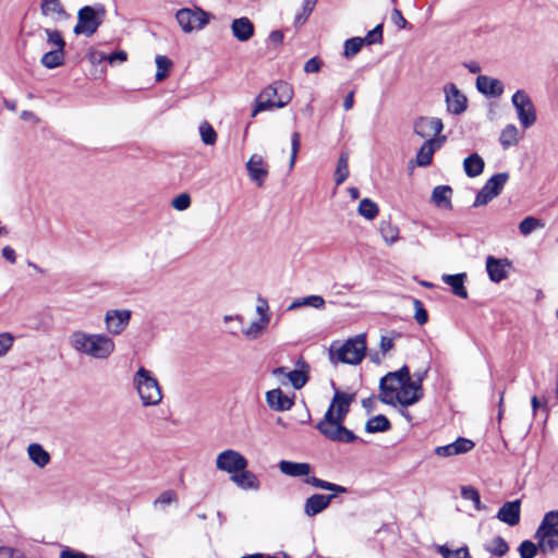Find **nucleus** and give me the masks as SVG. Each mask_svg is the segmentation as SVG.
<instances>
[{
    "instance_id": "1",
    "label": "nucleus",
    "mask_w": 558,
    "mask_h": 558,
    "mask_svg": "<svg viewBox=\"0 0 558 558\" xmlns=\"http://www.w3.org/2000/svg\"><path fill=\"white\" fill-rule=\"evenodd\" d=\"M423 398L421 379L412 380L407 366L398 372L389 373L380 380L379 399L389 405L407 408Z\"/></svg>"
},
{
    "instance_id": "2",
    "label": "nucleus",
    "mask_w": 558,
    "mask_h": 558,
    "mask_svg": "<svg viewBox=\"0 0 558 558\" xmlns=\"http://www.w3.org/2000/svg\"><path fill=\"white\" fill-rule=\"evenodd\" d=\"M353 396L336 392L325 416L316 425V428L328 440L337 442H352L356 439L353 432L343 426V421L349 412Z\"/></svg>"
},
{
    "instance_id": "3",
    "label": "nucleus",
    "mask_w": 558,
    "mask_h": 558,
    "mask_svg": "<svg viewBox=\"0 0 558 558\" xmlns=\"http://www.w3.org/2000/svg\"><path fill=\"white\" fill-rule=\"evenodd\" d=\"M71 348L90 359L106 361L116 351V342L108 333H89L76 330L69 337Z\"/></svg>"
},
{
    "instance_id": "4",
    "label": "nucleus",
    "mask_w": 558,
    "mask_h": 558,
    "mask_svg": "<svg viewBox=\"0 0 558 558\" xmlns=\"http://www.w3.org/2000/svg\"><path fill=\"white\" fill-rule=\"evenodd\" d=\"M132 386L142 405L157 407L161 403L163 398L162 389L157 377L150 369L140 366L132 376Z\"/></svg>"
},
{
    "instance_id": "5",
    "label": "nucleus",
    "mask_w": 558,
    "mask_h": 558,
    "mask_svg": "<svg viewBox=\"0 0 558 558\" xmlns=\"http://www.w3.org/2000/svg\"><path fill=\"white\" fill-rule=\"evenodd\" d=\"M366 353V336L360 333L345 341H333L329 348L331 363L360 364Z\"/></svg>"
},
{
    "instance_id": "6",
    "label": "nucleus",
    "mask_w": 558,
    "mask_h": 558,
    "mask_svg": "<svg viewBox=\"0 0 558 558\" xmlns=\"http://www.w3.org/2000/svg\"><path fill=\"white\" fill-rule=\"evenodd\" d=\"M304 482L308 485L316 487V488L329 490V492L333 493L331 495L314 494L311 497H308L304 504V513L307 517H314V515L323 512L325 509L328 508L331 500L338 494L347 493V488L344 486H341V485H338L335 483H330V482L317 478L315 476L306 477Z\"/></svg>"
},
{
    "instance_id": "7",
    "label": "nucleus",
    "mask_w": 558,
    "mask_h": 558,
    "mask_svg": "<svg viewBox=\"0 0 558 558\" xmlns=\"http://www.w3.org/2000/svg\"><path fill=\"white\" fill-rule=\"evenodd\" d=\"M292 99V89L287 83H279L276 86L264 88L257 96L252 117L274 107L283 108Z\"/></svg>"
},
{
    "instance_id": "8",
    "label": "nucleus",
    "mask_w": 558,
    "mask_h": 558,
    "mask_svg": "<svg viewBox=\"0 0 558 558\" xmlns=\"http://www.w3.org/2000/svg\"><path fill=\"white\" fill-rule=\"evenodd\" d=\"M255 312L257 317L241 329V335L248 341L260 339L268 330L271 312L266 299L260 295L256 299Z\"/></svg>"
},
{
    "instance_id": "9",
    "label": "nucleus",
    "mask_w": 558,
    "mask_h": 558,
    "mask_svg": "<svg viewBox=\"0 0 558 558\" xmlns=\"http://www.w3.org/2000/svg\"><path fill=\"white\" fill-rule=\"evenodd\" d=\"M535 538L544 554L558 548V510H551L544 514L535 532Z\"/></svg>"
},
{
    "instance_id": "10",
    "label": "nucleus",
    "mask_w": 558,
    "mask_h": 558,
    "mask_svg": "<svg viewBox=\"0 0 558 558\" xmlns=\"http://www.w3.org/2000/svg\"><path fill=\"white\" fill-rule=\"evenodd\" d=\"M105 14L106 10L102 4L83 7L78 10L77 23L73 29L74 33L76 35L84 34L87 37L94 35L101 24Z\"/></svg>"
},
{
    "instance_id": "11",
    "label": "nucleus",
    "mask_w": 558,
    "mask_h": 558,
    "mask_svg": "<svg viewBox=\"0 0 558 558\" xmlns=\"http://www.w3.org/2000/svg\"><path fill=\"white\" fill-rule=\"evenodd\" d=\"M175 20L184 33L203 29L210 20V14L201 8H183L175 13Z\"/></svg>"
},
{
    "instance_id": "12",
    "label": "nucleus",
    "mask_w": 558,
    "mask_h": 558,
    "mask_svg": "<svg viewBox=\"0 0 558 558\" xmlns=\"http://www.w3.org/2000/svg\"><path fill=\"white\" fill-rule=\"evenodd\" d=\"M518 119L524 129H529L536 121V111L530 96L523 90H517L511 98Z\"/></svg>"
},
{
    "instance_id": "13",
    "label": "nucleus",
    "mask_w": 558,
    "mask_h": 558,
    "mask_svg": "<svg viewBox=\"0 0 558 558\" xmlns=\"http://www.w3.org/2000/svg\"><path fill=\"white\" fill-rule=\"evenodd\" d=\"M248 465L247 459L234 449H226L216 457V468L218 471L233 476L239 471H244Z\"/></svg>"
},
{
    "instance_id": "14",
    "label": "nucleus",
    "mask_w": 558,
    "mask_h": 558,
    "mask_svg": "<svg viewBox=\"0 0 558 558\" xmlns=\"http://www.w3.org/2000/svg\"><path fill=\"white\" fill-rule=\"evenodd\" d=\"M509 174L507 172H500L489 178L484 186L480 190L476 195L474 206H483L489 203L493 198L498 196L507 183Z\"/></svg>"
},
{
    "instance_id": "15",
    "label": "nucleus",
    "mask_w": 558,
    "mask_h": 558,
    "mask_svg": "<svg viewBox=\"0 0 558 558\" xmlns=\"http://www.w3.org/2000/svg\"><path fill=\"white\" fill-rule=\"evenodd\" d=\"M130 310H109L105 314V325L108 335H121L129 326L131 320Z\"/></svg>"
},
{
    "instance_id": "16",
    "label": "nucleus",
    "mask_w": 558,
    "mask_h": 558,
    "mask_svg": "<svg viewBox=\"0 0 558 558\" xmlns=\"http://www.w3.org/2000/svg\"><path fill=\"white\" fill-rule=\"evenodd\" d=\"M444 130L442 121L435 117H421L414 121L413 131L422 138H436Z\"/></svg>"
},
{
    "instance_id": "17",
    "label": "nucleus",
    "mask_w": 558,
    "mask_h": 558,
    "mask_svg": "<svg viewBox=\"0 0 558 558\" xmlns=\"http://www.w3.org/2000/svg\"><path fill=\"white\" fill-rule=\"evenodd\" d=\"M40 12L54 24H61L70 20L61 0H40Z\"/></svg>"
},
{
    "instance_id": "18",
    "label": "nucleus",
    "mask_w": 558,
    "mask_h": 558,
    "mask_svg": "<svg viewBox=\"0 0 558 558\" xmlns=\"http://www.w3.org/2000/svg\"><path fill=\"white\" fill-rule=\"evenodd\" d=\"M446 105L448 112L452 114H461L466 109V97L450 83L444 87Z\"/></svg>"
},
{
    "instance_id": "19",
    "label": "nucleus",
    "mask_w": 558,
    "mask_h": 558,
    "mask_svg": "<svg viewBox=\"0 0 558 558\" xmlns=\"http://www.w3.org/2000/svg\"><path fill=\"white\" fill-rule=\"evenodd\" d=\"M446 136L426 140L416 153L415 161L418 167H427L433 161V156L446 142Z\"/></svg>"
},
{
    "instance_id": "20",
    "label": "nucleus",
    "mask_w": 558,
    "mask_h": 558,
    "mask_svg": "<svg viewBox=\"0 0 558 558\" xmlns=\"http://www.w3.org/2000/svg\"><path fill=\"white\" fill-rule=\"evenodd\" d=\"M250 179L262 186L268 177L269 167L260 155L254 154L246 162Z\"/></svg>"
},
{
    "instance_id": "21",
    "label": "nucleus",
    "mask_w": 558,
    "mask_h": 558,
    "mask_svg": "<svg viewBox=\"0 0 558 558\" xmlns=\"http://www.w3.org/2000/svg\"><path fill=\"white\" fill-rule=\"evenodd\" d=\"M310 365L303 357L298 359L295 369L287 373L286 381L291 384L294 389L303 388L308 381Z\"/></svg>"
},
{
    "instance_id": "22",
    "label": "nucleus",
    "mask_w": 558,
    "mask_h": 558,
    "mask_svg": "<svg viewBox=\"0 0 558 558\" xmlns=\"http://www.w3.org/2000/svg\"><path fill=\"white\" fill-rule=\"evenodd\" d=\"M266 402L271 410L278 412L288 411L294 404L293 398L283 393L279 388L266 392Z\"/></svg>"
},
{
    "instance_id": "23",
    "label": "nucleus",
    "mask_w": 558,
    "mask_h": 558,
    "mask_svg": "<svg viewBox=\"0 0 558 558\" xmlns=\"http://www.w3.org/2000/svg\"><path fill=\"white\" fill-rule=\"evenodd\" d=\"M511 263L504 258H495L494 256H488L486 259V270L489 276V279H506L510 274Z\"/></svg>"
},
{
    "instance_id": "24",
    "label": "nucleus",
    "mask_w": 558,
    "mask_h": 558,
    "mask_svg": "<svg viewBox=\"0 0 558 558\" xmlns=\"http://www.w3.org/2000/svg\"><path fill=\"white\" fill-rule=\"evenodd\" d=\"M231 482L242 490H258L260 488V481L255 473L244 469V471L236 472L230 476Z\"/></svg>"
},
{
    "instance_id": "25",
    "label": "nucleus",
    "mask_w": 558,
    "mask_h": 558,
    "mask_svg": "<svg viewBox=\"0 0 558 558\" xmlns=\"http://www.w3.org/2000/svg\"><path fill=\"white\" fill-rule=\"evenodd\" d=\"M476 87L480 93L488 97H499L504 93V84L498 78L486 75H478L476 78Z\"/></svg>"
},
{
    "instance_id": "26",
    "label": "nucleus",
    "mask_w": 558,
    "mask_h": 558,
    "mask_svg": "<svg viewBox=\"0 0 558 558\" xmlns=\"http://www.w3.org/2000/svg\"><path fill=\"white\" fill-rule=\"evenodd\" d=\"M254 24L250 21L248 17H239L234 19L231 23V32L232 35L239 41H247L254 36Z\"/></svg>"
},
{
    "instance_id": "27",
    "label": "nucleus",
    "mask_w": 558,
    "mask_h": 558,
    "mask_svg": "<svg viewBox=\"0 0 558 558\" xmlns=\"http://www.w3.org/2000/svg\"><path fill=\"white\" fill-rule=\"evenodd\" d=\"M497 519L510 526H514L520 521V501H508L501 506L497 512Z\"/></svg>"
},
{
    "instance_id": "28",
    "label": "nucleus",
    "mask_w": 558,
    "mask_h": 558,
    "mask_svg": "<svg viewBox=\"0 0 558 558\" xmlns=\"http://www.w3.org/2000/svg\"><path fill=\"white\" fill-rule=\"evenodd\" d=\"M278 466L281 473L291 477H310L308 475L312 472L311 464L306 462H293L282 460L279 462Z\"/></svg>"
},
{
    "instance_id": "29",
    "label": "nucleus",
    "mask_w": 558,
    "mask_h": 558,
    "mask_svg": "<svg viewBox=\"0 0 558 558\" xmlns=\"http://www.w3.org/2000/svg\"><path fill=\"white\" fill-rule=\"evenodd\" d=\"M452 189L449 185H437L432 192V202L441 209H452Z\"/></svg>"
},
{
    "instance_id": "30",
    "label": "nucleus",
    "mask_w": 558,
    "mask_h": 558,
    "mask_svg": "<svg viewBox=\"0 0 558 558\" xmlns=\"http://www.w3.org/2000/svg\"><path fill=\"white\" fill-rule=\"evenodd\" d=\"M27 456L29 460L40 469L47 466L51 460L50 453L37 442L28 445Z\"/></svg>"
},
{
    "instance_id": "31",
    "label": "nucleus",
    "mask_w": 558,
    "mask_h": 558,
    "mask_svg": "<svg viewBox=\"0 0 558 558\" xmlns=\"http://www.w3.org/2000/svg\"><path fill=\"white\" fill-rule=\"evenodd\" d=\"M484 166L483 158L476 153L471 154L463 160V169L469 178H475L482 174Z\"/></svg>"
},
{
    "instance_id": "32",
    "label": "nucleus",
    "mask_w": 558,
    "mask_h": 558,
    "mask_svg": "<svg viewBox=\"0 0 558 558\" xmlns=\"http://www.w3.org/2000/svg\"><path fill=\"white\" fill-rule=\"evenodd\" d=\"M65 49L53 48L43 54L40 63L47 69H56L64 63Z\"/></svg>"
},
{
    "instance_id": "33",
    "label": "nucleus",
    "mask_w": 558,
    "mask_h": 558,
    "mask_svg": "<svg viewBox=\"0 0 558 558\" xmlns=\"http://www.w3.org/2000/svg\"><path fill=\"white\" fill-rule=\"evenodd\" d=\"M519 130L514 124L506 125L499 136L500 145L507 149L511 146H514L519 143Z\"/></svg>"
},
{
    "instance_id": "34",
    "label": "nucleus",
    "mask_w": 558,
    "mask_h": 558,
    "mask_svg": "<svg viewBox=\"0 0 558 558\" xmlns=\"http://www.w3.org/2000/svg\"><path fill=\"white\" fill-rule=\"evenodd\" d=\"M484 549L492 556L504 557L509 550V545L501 536H495L484 544Z\"/></svg>"
},
{
    "instance_id": "35",
    "label": "nucleus",
    "mask_w": 558,
    "mask_h": 558,
    "mask_svg": "<svg viewBox=\"0 0 558 558\" xmlns=\"http://www.w3.org/2000/svg\"><path fill=\"white\" fill-rule=\"evenodd\" d=\"M349 154L341 153L335 170V182L337 185L342 184L349 177Z\"/></svg>"
},
{
    "instance_id": "36",
    "label": "nucleus",
    "mask_w": 558,
    "mask_h": 558,
    "mask_svg": "<svg viewBox=\"0 0 558 558\" xmlns=\"http://www.w3.org/2000/svg\"><path fill=\"white\" fill-rule=\"evenodd\" d=\"M391 425L389 420L385 415H376L371 417L365 425L367 433H380L390 429Z\"/></svg>"
},
{
    "instance_id": "37",
    "label": "nucleus",
    "mask_w": 558,
    "mask_h": 558,
    "mask_svg": "<svg viewBox=\"0 0 558 558\" xmlns=\"http://www.w3.org/2000/svg\"><path fill=\"white\" fill-rule=\"evenodd\" d=\"M378 206L369 198H363L357 207V213L367 220H373L378 215Z\"/></svg>"
},
{
    "instance_id": "38",
    "label": "nucleus",
    "mask_w": 558,
    "mask_h": 558,
    "mask_svg": "<svg viewBox=\"0 0 558 558\" xmlns=\"http://www.w3.org/2000/svg\"><path fill=\"white\" fill-rule=\"evenodd\" d=\"M157 72H156V81L161 82L163 81L168 74L170 69L172 68V61L166 57V56H157L155 59Z\"/></svg>"
},
{
    "instance_id": "39",
    "label": "nucleus",
    "mask_w": 558,
    "mask_h": 558,
    "mask_svg": "<svg viewBox=\"0 0 558 558\" xmlns=\"http://www.w3.org/2000/svg\"><path fill=\"white\" fill-rule=\"evenodd\" d=\"M544 228L542 220L535 217H526L519 223V231L522 235H530L536 229Z\"/></svg>"
},
{
    "instance_id": "40",
    "label": "nucleus",
    "mask_w": 558,
    "mask_h": 558,
    "mask_svg": "<svg viewBox=\"0 0 558 558\" xmlns=\"http://www.w3.org/2000/svg\"><path fill=\"white\" fill-rule=\"evenodd\" d=\"M437 551L442 558H472L465 546L458 549H450L446 545H440L437 547Z\"/></svg>"
},
{
    "instance_id": "41",
    "label": "nucleus",
    "mask_w": 558,
    "mask_h": 558,
    "mask_svg": "<svg viewBox=\"0 0 558 558\" xmlns=\"http://www.w3.org/2000/svg\"><path fill=\"white\" fill-rule=\"evenodd\" d=\"M324 299L319 295H310L305 298H301L295 300L289 306L290 310L301 307V306H312L315 308H319L324 305Z\"/></svg>"
},
{
    "instance_id": "42",
    "label": "nucleus",
    "mask_w": 558,
    "mask_h": 558,
    "mask_svg": "<svg viewBox=\"0 0 558 558\" xmlns=\"http://www.w3.org/2000/svg\"><path fill=\"white\" fill-rule=\"evenodd\" d=\"M199 134L205 145H215L217 142V133L208 122H202L199 125Z\"/></svg>"
},
{
    "instance_id": "43",
    "label": "nucleus",
    "mask_w": 558,
    "mask_h": 558,
    "mask_svg": "<svg viewBox=\"0 0 558 558\" xmlns=\"http://www.w3.org/2000/svg\"><path fill=\"white\" fill-rule=\"evenodd\" d=\"M363 44H364V40L361 37H353V38L347 39L344 41V50H343L344 57L345 58L354 57L356 53L360 52Z\"/></svg>"
},
{
    "instance_id": "44",
    "label": "nucleus",
    "mask_w": 558,
    "mask_h": 558,
    "mask_svg": "<svg viewBox=\"0 0 558 558\" xmlns=\"http://www.w3.org/2000/svg\"><path fill=\"white\" fill-rule=\"evenodd\" d=\"M15 342V336L9 331L0 332V359L7 356Z\"/></svg>"
},
{
    "instance_id": "45",
    "label": "nucleus",
    "mask_w": 558,
    "mask_h": 558,
    "mask_svg": "<svg viewBox=\"0 0 558 558\" xmlns=\"http://www.w3.org/2000/svg\"><path fill=\"white\" fill-rule=\"evenodd\" d=\"M45 34L47 36V44L53 48L65 49V40L63 39L61 33L57 29L45 28Z\"/></svg>"
},
{
    "instance_id": "46",
    "label": "nucleus",
    "mask_w": 558,
    "mask_h": 558,
    "mask_svg": "<svg viewBox=\"0 0 558 558\" xmlns=\"http://www.w3.org/2000/svg\"><path fill=\"white\" fill-rule=\"evenodd\" d=\"M461 496L464 499H466V500L473 501L474 507H475L476 510H482L483 509V506L481 504L480 494H478L477 489H475L474 487H472V486H463L461 488Z\"/></svg>"
},
{
    "instance_id": "47",
    "label": "nucleus",
    "mask_w": 558,
    "mask_h": 558,
    "mask_svg": "<svg viewBox=\"0 0 558 558\" xmlns=\"http://www.w3.org/2000/svg\"><path fill=\"white\" fill-rule=\"evenodd\" d=\"M520 558H535L538 550V544H534L531 541H523L519 548Z\"/></svg>"
},
{
    "instance_id": "48",
    "label": "nucleus",
    "mask_w": 558,
    "mask_h": 558,
    "mask_svg": "<svg viewBox=\"0 0 558 558\" xmlns=\"http://www.w3.org/2000/svg\"><path fill=\"white\" fill-rule=\"evenodd\" d=\"M316 3H317V0H304L302 13L295 15V19H294L295 25H301V24L305 23V21L308 19L311 13L313 12Z\"/></svg>"
},
{
    "instance_id": "49",
    "label": "nucleus",
    "mask_w": 558,
    "mask_h": 558,
    "mask_svg": "<svg viewBox=\"0 0 558 558\" xmlns=\"http://www.w3.org/2000/svg\"><path fill=\"white\" fill-rule=\"evenodd\" d=\"M454 453L462 454L471 451L474 448V442L471 439L459 437L456 441L451 442Z\"/></svg>"
},
{
    "instance_id": "50",
    "label": "nucleus",
    "mask_w": 558,
    "mask_h": 558,
    "mask_svg": "<svg viewBox=\"0 0 558 558\" xmlns=\"http://www.w3.org/2000/svg\"><path fill=\"white\" fill-rule=\"evenodd\" d=\"M413 306H414V318L418 325H425L428 320V314L427 311L424 308L423 303L417 300L413 299Z\"/></svg>"
},
{
    "instance_id": "51",
    "label": "nucleus",
    "mask_w": 558,
    "mask_h": 558,
    "mask_svg": "<svg viewBox=\"0 0 558 558\" xmlns=\"http://www.w3.org/2000/svg\"><path fill=\"white\" fill-rule=\"evenodd\" d=\"M177 500H178V496H177L175 492L168 489V490L162 492L157 497V499L154 501V506L155 507H157V506L165 507L172 502H175Z\"/></svg>"
},
{
    "instance_id": "52",
    "label": "nucleus",
    "mask_w": 558,
    "mask_h": 558,
    "mask_svg": "<svg viewBox=\"0 0 558 558\" xmlns=\"http://www.w3.org/2000/svg\"><path fill=\"white\" fill-rule=\"evenodd\" d=\"M363 40L367 45L380 44L383 41V25L378 24L377 26H375L372 31L367 33Z\"/></svg>"
},
{
    "instance_id": "53",
    "label": "nucleus",
    "mask_w": 558,
    "mask_h": 558,
    "mask_svg": "<svg viewBox=\"0 0 558 558\" xmlns=\"http://www.w3.org/2000/svg\"><path fill=\"white\" fill-rule=\"evenodd\" d=\"M171 205L179 211L186 210L191 206V197L189 194L182 193L172 199Z\"/></svg>"
},
{
    "instance_id": "54",
    "label": "nucleus",
    "mask_w": 558,
    "mask_h": 558,
    "mask_svg": "<svg viewBox=\"0 0 558 558\" xmlns=\"http://www.w3.org/2000/svg\"><path fill=\"white\" fill-rule=\"evenodd\" d=\"M128 59V53L123 50L116 51L111 54L100 53L99 60H106L110 64L123 63Z\"/></svg>"
},
{
    "instance_id": "55",
    "label": "nucleus",
    "mask_w": 558,
    "mask_h": 558,
    "mask_svg": "<svg viewBox=\"0 0 558 558\" xmlns=\"http://www.w3.org/2000/svg\"><path fill=\"white\" fill-rule=\"evenodd\" d=\"M391 21L399 28L403 29L408 25V21L402 15L401 11L398 9H393L391 12Z\"/></svg>"
},
{
    "instance_id": "56",
    "label": "nucleus",
    "mask_w": 558,
    "mask_h": 558,
    "mask_svg": "<svg viewBox=\"0 0 558 558\" xmlns=\"http://www.w3.org/2000/svg\"><path fill=\"white\" fill-rule=\"evenodd\" d=\"M0 558H25V555L15 548L0 547Z\"/></svg>"
},
{
    "instance_id": "57",
    "label": "nucleus",
    "mask_w": 558,
    "mask_h": 558,
    "mask_svg": "<svg viewBox=\"0 0 558 558\" xmlns=\"http://www.w3.org/2000/svg\"><path fill=\"white\" fill-rule=\"evenodd\" d=\"M450 288L451 292L460 298H466V289L463 286V281H446Z\"/></svg>"
},
{
    "instance_id": "58",
    "label": "nucleus",
    "mask_w": 558,
    "mask_h": 558,
    "mask_svg": "<svg viewBox=\"0 0 558 558\" xmlns=\"http://www.w3.org/2000/svg\"><path fill=\"white\" fill-rule=\"evenodd\" d=\"M320 68H322V61L316 57L311 58L304 64V71L306 73H317V72H319Z\"/></svg>"
},
{
    "instance_id": "59",
    "label": "nucleus",
    "mask_w": 558,
    "mask_h": 558,
    "mask_svg": "<svg viewBox=\"0 0 558 558\" xmlns=\"http://www.w3.org/2000/svg\"><path fill=\"white\" fill-rule=\"evenodd\" d=\"M435 453L438 456V457H442V458H448V457H452V456H457L453 451V447L451 444H448V445H445V446H439V447H436L435 448Z\"/></svg>"
},
{
    "instance_id": "60",
    "label": "nucleus",
    "mask_w": 558,
    "mask_h": 558,
    "mask_svg": "<svg viewBox=\"0 0 558 558\" xmlns=\"http://www.w3.org/2000/svg\"><path fill=\"white\" fill-rule=\"evenodd\" d=\"M381 233L384 235L385 241L389 243L395 242L398 238V230L391 228L389 225L387 226V228H381Z\"/></svg>"
},
{
    "instance_id": "61",
    "label": "nucleus",
    "mask_w": 558,
    "mask_h": 558,
    "mask_svg": "<svg viewBox=\"0 0 558 558\" xmlns=\"http://www.w3.org/2000/svg\"><path fill=\"white\" fill-rule=\"evenodd\" d=\"M283 33L281 31H272L270 32L269 36H268V41L274 45V46H279L282 44L283 41Z\"/></svg>"
},
{
    "instance_id": "62",
    "label": "nucleus",
    "mask_w": 558,
    "mask_h": 558,
    "mask_svg": "<svg viewBox=\"0 0 558 558\" xmlns=\"http://www.w3.org/2000/svg\"><path fill=\"white\" fill-rule=\"evenodd\" d=\"M60 558H87V556L81 551L65 548L60 553Z\"/></svg>"
},
{
    "instance_id": "63",
    "label": "nucleus",
    "mask_w": 558,
    "mask_h": 558,
    "mask_svg": "<svg viewBox=\"0 0 558 558\" xmlns=\"http://www.w3.org/2000/svg\"><path fill=\"white\" fill-rule=\"evenodd\" d=\"M288 372L286 367H277L271 373L282 385H287L286 378Z\"/></svg>"
},
{
    "instance_id": "64",
    "label": "nucleus",
    "mask_w": 558,
    "mask_h": 558,
    "mask_svg": "<svg viewBox=\"0 0 558 558\" xmlns=\"http://www.w3.org/2000/svg\"><path fill=\"white\" fill-rule=\"evenodd\" d=\"M393 348V340L390 337L383 336L380 339V350L383 353H387Z\"/></svg>"
}]
</instances>
